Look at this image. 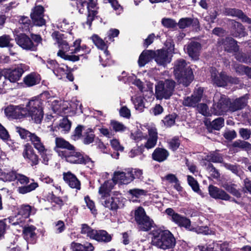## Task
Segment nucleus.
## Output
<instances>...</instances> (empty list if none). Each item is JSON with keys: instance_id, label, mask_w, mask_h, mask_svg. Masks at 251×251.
Masks as SVG:
<instances>
[{"instance_id": "1", "label": "nucleus", "mask_w": 251, "mask_h": 251, "mask_svg": "<svg viewBox=\"0 0 251 251\" xmlns=\"http://www.w3.org/2000/svg\"><path fill=\"white\" fill-rule=\"evenodd\" d=\"M51 98L49 92H44L38 97L31 99L26 105V117H30L35 123L41 122L43 116V102Z\"/></svg>"}, {"instance_id": "2", "label": "nucleus", "mask_w": 251, "mask_h": 251, "mask_svg": "<svg viewBox=\"0 0 251 251\" xmlns=\"http://www.w3.org/2000/svg\"><path fill=\"white\" fill-rule=\"evenodd\" d=\"M174 74L177 81L185 86L189 85L194 78L191 68L183 59L175 62Z\"/></svg>"}, {"instance_id": "3", "label": "nucleus", "mask_w": 251, "mask_h": 251, "mask_svg": "<svg viewBox=\"0 0 251 251\" xmlns=\"http://www.w3.org/2000/svg\"><path fill=\"white\" fill-rule=\"evenodd\" d=\"M152 241L154 245L163 250L173 248L176 244V240L169 230L155 231Z\"/></svg>"}, {"instance_id": "4", "label": "nucleus", "mask_w": 251, "mask_h": 251, "mask_svg": "<svg viewBox=\"0 0 251 251\" xmlns=\"http://www.w3.org/2000/svg\"><path fill=\"white\" fill-rule=\"evenodd\" d=\"M61 158L71 164H85L88 167H94V162L88 156L76 151L74 147V149L67 150L66 152L63 154L61 152Z\"/></svg>"}, {"instance_id": "5", "label": "nucleus", "mask_w": 251, "mask_h": 251, "mask_svg": "<svg viewBox=\"0 0 251 251\" xmlns=\"http://www.w3.org/2000/svg\"><path fill=\"white\" fill-rule=\"evenodd\" d=\"M175 85V81L172 79L158 81L155 85L156 98L157 100L169 99L174 93Z\"/></svg>"}, {"instance_id": "6", "label": "nucleus", "mask_w": 251, "mask_h": 251, "mask_svg": "<svg viewBox=\"0 0 251 251\" xmlns=\"http://www.w3.org/2000/svg\"><path fill=\"white\" fill-rule=\"evenodd\" d=\"M210 72L211 82L218 87H225L229 84H238L239 82L238 78L229 76L224 72L219 73L215 68H212Z\"/></svg>"}, {"instance_id": "7", "label": "nucleus", "mask_w": 251, "mask_h": 251, "mask_svg": "<svg viewBox=\"0 0 251 251\" xmlns=\"http://www.w3.org/2000/svg\"><path fill=\"white\" fill-rule=\"evenodd\" d=\"M135 220L138 228L142 231H148L153 226V221L146 214L143 208L139 207L135 211Z\"/></svg>"}, {"instance_id": "8", "label": "nucleus", "mask_w": 251, "mask_h": 251, "mask_svg": "<svg viewBox=\"0 0 251 251\" xmlns=\"http://www.w3.org/2000/svg\"><path fill=\"white\" fill-rule=\"evenodd\" d=\"M213 101L214 103L211 108V112L214 115H221L229 111V100L225 96L219 93H216L214 97Z\"/></svg>"}, {"instance_id": "9", "label": "nucleus", "mask_w": 251, "mask_h": 251, "mask_svg": "<svg viewBox=\"0 0 251 251\" xmlns=\"http://www.w3.org/2000/svg\"><path fill=\"white\" fill-rule=\"evenodd\" d=\"M36 211L34 207L29 205H23L20 208L18 215L9 218L8 222L12 225H20L23 226V223L25 221L24 219H27L30 215L34 214Z\"/></svg>"}, {"instance_id": "10", "label": "nucleus", "mask_w": 251, "mask_h": 251, "mask_svg": "<svg viewBox=\"0 0 251 251\" xmlns=\"http://www.w3.org/2000/svg\"><path fill=\"white\" fill-rule=\"evenodd\" d=\"M29 67L24 64L18 65L14 69H8L4 72V76L5 79L11 82H16L19 80L24 73L29 71Z\"/></svg>"}, {"instance_id": "11", "label": "nucleus", "mask_w": 251, "mask_h": 251, "mask_svg": "<svg viewBox=\"0 0 251 251\" xmlns=\"http://www.w3.org/2000/svg\"><path fill=\"white\" fill-rule=\"evenodd\" d=\"M29 141L41 155L43 163L46 165L48 164L50 158V151L46 148L41 139L35 134Z\"/></svg>"}, {"instance_id": "12", "label": "nucleus", "mask_w": 251, "mask_h": 251, "mask_svg": "<svg viewBox=\"0 0 251 251\" xmlns=\"http://www.w3.org/2000/svg\"><path fill=\"white\" fill-rule=\"evenodd\" d=\"M165 213L169 216L170 219L179 226L183 227L188 230L190 228L191 225L190 219L175 212L171 208H167Z\"/></svg>"}, {"instance_id": "13", "label": "nucleus", "mask_w": 251, "mask_h": 251, "mask_svg": "<svg viewBox=\"0 0 251 251\" xmlns=\"http://www.w3.org/2000/svg\"><path fill=\"white\" fill-rule=\"evenodd\" d=\"M47 67L48 69L51 70L54 74L59 79L65 76L66 74L68 73L70 69L68 66L63 64H59L54 60H48Z\"/></svg>"}, {"instance_id": "14", "label": "nucleus", "mask_w": 251, "mask_h": 251, "mask_svg": "<svg viewBox=\"0 0 251 251\" xmlns=\"http://www.w3.org/2000/svg\"><path fill=\"white\" fill-rule=\"evenodd\" d=\"M16 43L23 50L30 51L36 50V45L25 34H20L15 37Z\"/></svg>"}, {"instance_id": "15", "label": "nucleus", "mask_w": 251, "mask_h": 251, "mask_svg": "<svg viewBox=\"0 0 251 251\" xmlns=\"http://www.w3.org/2000/svg\"><path fill=\"white\" fill-rule=\"evenodd\" d=\"M5 114L7 117L13 119H21L26 117L25 108L21 105H9L4 109Z\"/></svg>"}, {"instance_id": "16", "label": "nucleus", "mask_w": 251, "mask_h": 251, "mask_svg": "<svg viewBox=\"0 0 251 251\" xmlns=\"http://www.w3.org/2000/svg\"><path fill=\"white\" fill-rule=\"evenodd\" d=\"M24 158L31 165H36L39 162L38 155L35 152L32 147L29 143H26L24 146L23 151Z\"/></svg>"}, {"instance_id": "17", "label": "nucleus", "mask_w": 251, "mask_h": 251, "mask_svg": "<svg viewBox=\"0 0 251 251\" xmlns=\"http://www.w3.org/2000/svg\"><path fill=\"white\" fill-rule=\"evenodd\" d=\"M44 7L41 5H37L32 9L30 13V17L35 25L42 26L46 23L44 17Z\"/></svg>"}, {"instance_id": "18", "label": "nucleus", "mask_w": 251, "mask_h": 251, "mask_svg": "<svg viewBox=\"0 0 251 251\" xmlns=\"http://www.w3.org/2000/svg\"><path fill=\"white\" fill-rule=\"evenodd\" d=\"M58 44L60 48V50L57 52V55L58 56H60L65 60H68L74 62L79 60V56L66 54V53L70 50V47L66 41L63 40Z\"/></svg>"}, {"instance_id": "19", "label": "nucleus", "mask_w": 251, "mask_h": 251, "mask_svg": "<svg viewBox=\"0 0 251 251\" xmlns=\"http://www.w3.org/2000/svg\"><path fill=\"white\" fill-rule=\"evenodd\" d=\"M203 90L202 88H199L191 97L185 98L183 101V104L186 106L195 107L197 105L198 103L201 100Z\"/></svg>"}, {"instance_id": "20", "label": "nucleus", "mask_w": 251, "mask_h": 251, "mask_svg": "<svg viewBox=\"0 0 251 251\" xmlns=\"http://www.w3.org/2000/svg\"><path fill=\"white\" fill-rule=\"evenodd\" d=\"M55 143V147L54 150L60 157H61V152L64 154V153L67 152V150L74 149V147L73 145L62 138L56 137Z\"/></svg>"}, {"instance_id": "21", "label": "nucleus", "mask_w": 251, "mask_h": 251, "mask_svg": "<svg viewBox=\"0 0 251 251\" xmlns=\"http://www.w3.org/2000/svg\"><path fill=\"white\" fill-rule=\"evenodd\" d=\"M112 180L115 183L122 184L126 185L131 183L128 169H125V171H115L113 174Z\"/></svg>"}, {"instance_id": "22", "label": "nucleus", "mask_w": 251, "mask_h": 251, "mask_svg": "<svg viewBox=\"0 0 251 251\" xmlns=\"http://www.w3.org/2000/svg\"><path fill=\"white\" fill-rule=\"evenodd\" d=\"M155 61L159 65L166 66L170 63L172 60V56H169L168 52L166 50H160L155 52Z\"/></svg>"}, {"instance_id": "23", "label": "nucleus", "mask_w": 251, "mask_h": 251, "mask_svg": "<svg viewBox=\"0 0 251 251\" xmlns=\"http://www.w3.org/2000/svg\"><path fill=\"white\" fill-rule=\"evenodd\" d=\"M119 195L104 198L101 200L102 204L110 210H116L120 205V199Z\"/></svg>"}, {"instance_id": "24", "label": "nucleus", "mask_w": 251, "mask_h": 251, "mask_svg": "<svg viewBox=\"0 0 251 251\" xmlns=\"http://www.w3.org/2000/svg\"><path fill=\"white\" fill-rule=\"evenodd\" d=\"M208 191L210 196L215 199L224 201L230 200V197L224 190L213 185H209Z\"/></svg>"}, {"instance_id": "25", "label": "nucleus", "mask_w": 251, "mask_h": 251, "mask_svg": "<svg viewBox=\"0 0 251 251\" xmlns=\"http://www.w3.org/2000/svg\"><path fill=\"white\" fill-rule=\"evenodd\" d=\"M94 44L99 48L101 50H103L102 54L100 55V58L101 59L102 57H105L106 59H108L109 57V53L108 51L106 50L107 48L106 44L104 43L102 39H101L98 35L94 34L91 37Z\"/></svg>"}, {"instance_id": "26", "label": "nucleus", "mask_w": 251, "mask_h": 251, "mask_svg": "<svg viewBox=\"0 0 251 251\" xmlns=\"http://www.w3.org/2000/svg\"><path fill=\"white\" fill-rule=\"evenodd\" d=\"M186 50L190 57L194 60H197L201 50V45L199 42L192 41L187 46Z\"/></svg>"}, {"instance_id": "27", "label": "nucleus", "mask_w": 251, "mask_h": 251, "mask_svg": "<svg viewBox=\"0 0 251 251\" xmlns=\"http://www.w3.org/2000/svg\"><path fill=\"white\" fill-rule=\"evenodd\" d=\"M225 14L227 16L236 17L240 19L243 22L250 23L251 19L246 16L242 10L235 8H226Z\"/></svg>"}, {"instance_id": "28", "label": "nucleus", "mask_w": 251, "mask_h": 251, "mask_svg": "<svg viewBox=\"0 0 251 251\" xmlns=\"http://www.w3.org/2000/svg\"><path fill=\"white\" fill-rule=\"evenodd\" d=\"M64 181L72 188L76 189V190L80 189V182L76 177L71 172L63 174Z\"/></svg>"}, {"instance_id": "29", "label": "nucleus", "mask_w": 251, "mask_h": 251, "mask_svg": "<svg viewBox=\"0 0 251 251\" xmlns=\"http://www.w3.org/2000/svg\"><path fill=\"white\" fill-rule=\"evenodd\" d=\"M36 227L33 226H25L23 229L24 238L31 244L36 242L37 235L35 233Z\"/></svg>"}, {"instance_id": "30", "label": "nucleus", "mask_w": 251, "mask_h": 251, "mask_svg": "<svg viewBox=\"0 0 251 251\" xmlns=\"http://www.w3.org/2000/svg\"><path fill=\"white\" fill-rule=\"evenodd\" d=\"M249 99L247 94L236 99L233 102L230 103L229 105V111L234 112L244 108L247 104V100Z\"/></svg>"}, {"instance_id": "31", "label": "nucleus", "mask_w": 251, "mask_h": 251, "mask_svg": "<svg viewBox=\"0 0 251 251\" xmlns=\"http://www.w3.org/2000/svg\"><path fill=\"white\" fill-rule=\"evenodd\" d=\"M148 133L149 138L145 144V147L150 149L153 148L156 145L158 138L157 130L154 127H149Z\"/></svg>"}, {"instance_id": "32", "label": "nucleus", "mask_w": 251, "mask_h": 251, "mask_svg": "<svg viewBox=\"0 0 251 251\" xmlns=\"http://www.w3.org/2000/svg\"><path fill=\"white\" fill-rule=\"evenodd\" d=\"M48 102H51L50 105L52 110L57 114L62 115L67 110L65 102L57 100H48Z\"/></svg>"}, {"instance_id": "33", "label": "nucleus", "mask_w": 251, "mask_h": 251, "mask_svg": "<svg viewBox=\"0 0 251 251\" xmlns=\"http://www.w3.org/2000/svg\"><path fill=\"white\" fill-rule=\"evenodd\" d=\"M155 56V52L151 50H144L140 54L138 59L139 66H144Z\"/></svg>"}, {"instance_id": "34", "label": "nucleus", "mask_w": 251, "mask_h": 251, "mask_svg": "<svg viewBox=\"0 0 251 251\" xmlns=\"http://www.w3.org/2000/svg\"><path fill=\"white\" fill-rule=\"evenodd\" d=\"M74 23V20L72 17H67L58 20L57 27L62 31L68 30L73 26Z\"/></svg>"}, {"instance_id": "35", "label": "nucleus", "mask_w": 251, "mask_h": 251, "mask_svg": "<svg viewBox=\"0 0 251 251\" xmlns=\"http://www.w3.org/2000/svg\"><path fill=\"white\" fill-rule=\"evenodd\" d=\"M222 44L226 51L229 52H236L239 50L237 42L232 38H226Z\"/></svg>"}, {"instance_id": "36", "label": "nucleus", "mask_w": 251, "mask_h": 251, "mask_svg": "<svg viewBox=\"0 0 251 251\" xmlns=\"http://www.w3.org/2000/svg\"><path fill=\"white\" fill-rule=\"evenodd\" d=\"M168 151L162 148H156L152 154V158L154 160L161 162L165 160L169 156Z\"/></svg>"}, {"instance_id": "37", "label": "nucleus", "mask_w": 251, "mask_h": 251, "mask_svg": "<svg viewBox=\"0 0 251 251\" xmlns=\"http://www.w3.org/2000/svg\"><path fill=\"white\" fill-rule=\"evenodd\" d=\"M92 239L98 242H108L111 240V236L106 231L103 230H96Z\"/></svg>"}, {"instance_id": "38", "label": "nucleus", "mask_w": 251, "mask_h": 251, "mask_svg": "<svg viewBox=\"0 0 251 251\" xmlns=\"http://www.w3.org/2000/svg\"><path fill=\"white\" fill-rule=\"evenodd\" d=\"M72 251H93L94 247L90 243H86L84 245L78 243L73 242L71 245Z\"/></svg>"}, {"instance_id": "39", "label": "nucleus", "mask_w": 251, "mask_h": 251, "mask_svg": "<svg viewBox=\"0 0 251 251\" xmlns=\"http://www.w3.org/2000/svg\"><path fill=\"white\" fill-rule=\"evenodd\" d=\"M113 184L110 181H106L99 188V193L101 195V200L110 196V192L113 188Z\"/></svg>"}, {"instance_id": "40", "label": "nucleus", "mask_w": 251, "mask_h": 251, "mask_svg": "<svg viewBox=\"0 0 251 251\" xmlns=\"http://www.w3.org/2000/svg\"><path fill=\"white\" fill-rule=\"evenodd\" d=\"M40 80V78L39 75L34 73L29 74L24 78V83L29 87L38 84Z\"/></svg>"}, {"instance_id": "41", "label": "nucleus", "mask_w": 251, "mask_h": 251, "mask_svg": "<svg viewBox=\"0 0 251 251\" xmlns=\"http://www.w3.org/2000/svg\"><path fill=\"white\" fill-rule=\"evenodd\" d=\"M32 182L29 184L18 187L17 191L21 194H25L29 193L38 187V183L32 179Z\"/></svg>"}, {"instance_id": "42", "label": "nucleus", "mask_w": 251, "mask_h": 251, "mask_svg": "<svg viewBox=\"0 0 251 251\" xmlns=\"http://www.w3.org/2000/svg\"><path fill=\"white\" fill-rule=\"evenodd\" d=\"M232 35L235 37L245 36L247 33L244 26L238 22H234V30L232 31Z\"/></svg>"}, {"instance_id": "43", "label": "nucleus", "mask_w": 251, "mask_h": 251, "mask_svg": "<svg viewBox=\"0 0 251 251\" xmlns=\"http://www.w3.org/2000/svg\"><path fill=\"white\" fill-rule=\"evenodd\" d=\"M130 182L135 179L142 180L143 179V170L138 168H128Z\"/></svg>"}, {"instance_id": "44", "label": "nucleus", "mask_w": 251, "mask_h": 251, "mask_svg": "<svg viewBox=\"0 0 251 251\" xmlns=\"http://www.w3.org/2000/svg\"><path fill=\"white\" fill-rule=\"evenodd\" d=\"M15 129L16 131L18 133L21 138L23 139L29 141L32 137V136L35 134V133H31L28 130L19 126H16Z\"/></svg>"}, {"instance_id": "45", "label": "nucleus", "mask_w": 251, "mask_h": 251, "mask_svg": "<svg viewBox=\"0 0 251 251\" xmlns=\"http://www.w3.org/2000/svg\"><path fill=\"white\" fill-rule=\"evenodd\" d=\"M131 100L134 105L135 109L140 112H142L145 107L143 98L141 96H136L135 97H131Z\"/></svg>"}, {"instance_id": "46", "label": "nucleus", "mask_w": 251, "mask_h": 251, "mask_svg": "<svg viewBox=\"0 0 251 251\" xmlns=\"http://www.w3.org/2000/svg\"><path fill=\"white\" fill-rule=\"evenodd\" d=\"M187 181L189 185L191 187L194 191L203 197L201 191L200 189L199 185L197 181L193 177L187 176Z\"/></svg>"}, {"instance_id": "47", "label": "nucleus", "mask_w": 251, "mask_h": 251, "mask_svg": "<svg viewBox=\"0 0 251 251\" xmlns=\"http://www.w3.org/2000/svg\"><path fill=\"white\" fill-rule=\"evenodd\" d=\"M95 138V135L91 129L88 128L84 133L83 136V142L85 145H88L92 143Z\"/></svg>"}, {"instance_id": "48", "label": "nucleus", "mask_w": 251, "mask_h": 251, "mask_svg": "<svg viewBox=\"0 0 251 251\" xmlns=\"http://www.w3.org/2000/svg\"><path fill=\"white\" fill-rule=\"evenodd\" d=\"M19 22L20 25V28H21L23 31L29 29L31 22L28 17L24 16H21Z\"/></svg>"}, {"instance_id": "49", "label": "nucleus", "mask_w": 251, "mask_h": 251, "mask_svg": "<svg viewBox=\"0 0 251 251\" xmlns=\"http://www.w3.org/2000/svg\"><path fill=\"white\" fill-rule=\"evenodd\" d=\"M147 191L141 189L134 188L130 189L128 193L132 198H135L136 199L140 198L143 196L146 195Z\"/></svg>"}, {"instance_id": "50", "label": "nucleus", "mask_w": 251, "mask_h": 251, "mask_svg": "<svg viewBox=\"0 0 251 251\" xmlns=\"http://www.w3.org/2000/svg\"><path fill=\"white\" fill-rule=\"evenodd\" d=\"M0 177L6 181H11L16 179L18 174L14 171L8 173L3 172L0 169Z\"/></svg>"}, {"instance_id": "51", "label": "nucleus", "mask_w": 251, "mask_h": 251, "mask_svg": "<svg viewBox=\"0 0 251 251\" xmlns=\"http://www.w3.org/2000/svg\"><path fill=\"white\" fill-rule=\"evenodd\" d=\"M71 127V123L67 118H63L59 125L58 128L61 129V131L64 133L70 131Z\"/></svg>"}, {"instance_id": "52", "label": "nucleus", "mask_w": 251, "mask_h": 251, "mask_svg": "<svg viewBox=\"0 0 251 251\" xmlns=\"http://www.w3.org/2000/svg\"><path fill=\"white\" fill-rule=\"evenodd\" d=\"M232 146L243 150H249L251 149V144L250 143L240 140H238L234 142L232 144Z\"/></svg>"}, {"instance_id": "53", "label": "nucleus", "mask_w": 251, "mask_h": 251, "mask_svg": "<svg viewBox=\"0 0 251 251\" xmlns=\"http://www.w3.org/2000/svg\"><path fill=\"white\" fill-rule=\"evenodd\" d=\"M95 229H92L86 224H83L81 226V233L83 234H86L87 236L92 239L94 235Z\"/></svg>"}, {"instance_id": "54", "label": "nucleus", "mask_w": 251, "mask_h": 251, "mask_svg": "<svg viewBox=\"0 0 251 251\" xmlns=\"http://www.w3.org/2000/svg\"><path fill=\"white\" fill-rule=\"evenodd\" d=\"M193 19L190 18H181L179 20L177 25L181 29H184L189 27L193 23Z\"/></svg>"}, {"instance_id": "55", "label": "nucleus", "mask_w": 251, "mask_h": 251, "mask_svg": "<svg viewBox=\"0 0 251 251\" xmlns=\"http://www.w3.org/2000/svg\"><path fill=\"white\" fill-rule=\"evenodd\" d=\"M12 39L9 35H4L0 37V47H11L12 44L10 43Z\"/></svg>"}, {"instance_id": "56", "label": "nucleus", "mask_w": 251, "mask_h": 251, "mask_svg": "<svg viewBox=\"0 0 251 251\" xmlns=\"http://www.w3.org/2000/svg\"><path fill=\"white\" fill-rule=\"evenodd\" d=\"M51 200L52 202L55 203L60 207H61L68 201V196H63L62 198H60V197H56L55 195H52L51 198Z\"/></svg>"}, {"instance_id": "57", "label": "nucleus", "mask_w": 251, "mask_h": 251, "mask_svg": "<svg viewBox=\"0 0 251 251\" xmlns=\"http://www.w3.org/2000/svg\"><path fill=\"white\" fill-rule=\"evenodd\" d=\"M111 126L113 130L116 132H123L126 129L122 123L116 121H111L110 123Z\"/></svg>"}, {"instance_id": "58", "label": "nucleus", "mask_w": 251, "mask_h": 251, "mask_svg": "<svg viewBox=\"0 0 251 251\" xmlns=\"http://www.w3.org/2000/svg\"><path fill=\"white\" fill-rule=\"evenodd\" d=\"M176 115L175 114H172L166 116L163 120L164 125L168 127H170L175 123Z\"/></svg>"}, {"instance_id": "59", "label": "nucleus", "mask_w": 251, "mask_h": 251, "mask_svg": "<svg viewBox=\"0 0 251 251\" xmlns=\"http://www.w3.org/2000/svg\"><path fill=\"white\" fill-rule=\"evenodd\" d=\"M162 25L168 28H174L177 25L175 20L170 18H163L161 21Z\"/></svg>"}, {"instance_id": "60", "label": "nucleus", "mask_w": 251, "mask_h": 251, "mask_svg": "<svg viewBox=\"0 0 251 251\" xmlns=\"http://www.w3.org/2000/svg\"><path fill=\"white\" fill-rule=\"evenodd\" d=\"M211 124L213 129L219 130L224 126V120L221 117L218 118L213 120Z\"/></svg>"}, {"instance_id": "61", "label": "nucleus", "mask_w": 251, "mask_h": 251, "mask_svg": "<svg viewBox=\"0 0 251 251\" xmlns=\"http://www.w3.org/2000/svg\"><path fill=\"white\" fill-rule=\"evenodd\" d=\"M169 148L173 151H176L180 145V141L177 137H175L168 141Z\"/></svg>"}, {"instance_id": "62", "label": "nucleus", "mask_w": 251, "mask_h": 251, "mask_svg": "<svg viewBox=\"0 0 251 251\" xmlns=\"http://www.w3.org/2000/svg\"><path fill=\"white\" fill-rule=\"evenodd\" d=\"M207 159L212 162L221 163L223 161V157L220 154L212 153L207 156Z\"/></svg>"}, {"instance_id": "63", "label": "nucleus", "mask_w": 251, "mask_h": 251, "mask_svg": "<svg viewBox=\"0 0 251 251\" xmlns=\"http://www.w3.org/2000/svg\"><path fill=\"white\" fill-rule=\"evenodd\" d=\"M234 185L232 184H224L223 187L228 192L231 193L233 195L239 197L240 196L239 192L234 187Z\"/></svg>"}, {"instance_id": "64", "label": "nucleus", "mask_w": 251, "mask_h": 251, "mask_svg": "<svg viewBox=\"0 0 251 251\" xmlns=\"http://www.w3.org/2000/svg\"><path fill=\"white\" fill-rule=\"evenodd\" d=\"M65 229L64 223L62 221H58L54 223V230L56 233H60Z\"/></svg>"}]
</instances>
